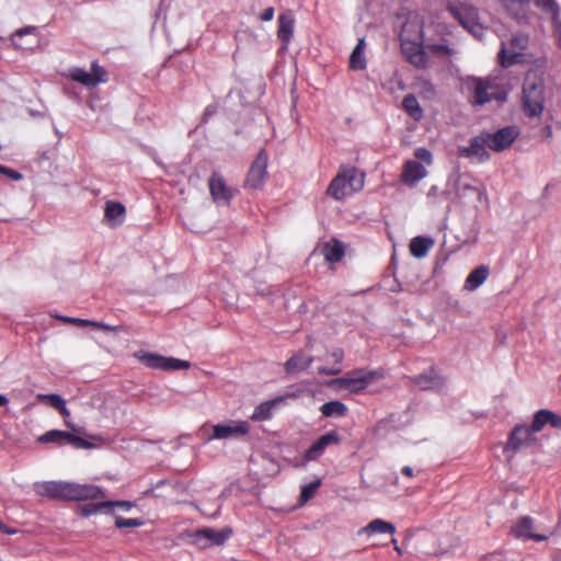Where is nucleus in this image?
<instances>
[{"label":"nucleus","instance_id":"nucleus-1","mask_svg":"<svg viewBox=\"0 0 561 561\" xmlns=\"http://www.w3.org/2000/svg\"><path fill=\"white\" fill-rule=\"evenodd\" d=\"M34 490L39 496L61 501H84L104 496L103 491L96 485L66 481L36 482Z\"/></svg>","mask_w":561,"mask_h":561},{"label":"nucleus","instance_id":"nucleus-2","mask_svg":"<svg viewBox=\"0 0 561 561\" xmlns=\"http://www.w3.org/2000/svg\"><path fill=\"white\" fill-rule=\"evenodd\" d=\"M401 50L407 60L419 69L427 66L426 43L422 22L417 15L410 16L403 25L401 34Z\"/></svg>","mask_w":561,"mask_h":561},{"label":"nucleus","instance_id":"nucleus-3","mask_svg":"<svg viewBox=\"0 0 561 561\" xmlns=\"http://www.w3.org/2000/svg\"><path fill=\"white\" fill-rule=\"evenodd\" d=\"M545 104V81L536 72L527 73L523 84V106L530 117L541 115Z\"/></svg>","mask_w":561,"mask_h":561},{"label":"nucleus","instance_id":"nucleus-4","mask_svg":"<svg viewBox=\"0 0 561 561\" xmlns=\"http://www.w3.org/2000/svg\"><path fill=\"white\" fill-rule=\"evenodd\" d=\"M365 175L355 168L341 170L331 181L327 193L341 201L364 187Z\"/></svg>","mask_w":561,"mask_h":561},{"label":"nucleus","instance_id":"nucleus-5","mask_svg":"<svg viewBox=\"0 0 561 561\" xmlns=\"http://www.w3.org/2000/svg\"><path fill=\"white\" fill-rule=\"evenodd\" d=\"M250 424L247 421L228 420L211 426V433L205 438V443L230 438H241L249 434Z\"/></svg>","mask_w":561,"mask_h":561},{"label":"nucleus","instance_id":"nucleus-6","mask_svg":"<svg viewBox=\"0 0 561 561\" xmlns=\"http://www.w3.org/2000/svg\"><path fill=\"white\" fill-rule=\"evenodd\" d=\"M134 356L139 359L146 367L161 370H181L188 369L191 363L187 360L167 357L156 353L138 351Z\"/></svg>","mask_w":561,"mask_h":561},{"label":"nucleus","instance_id":"nucleus-7","mask_svg":"<svg viewBox=\"0 0 561 561\" xmlns=\"http://www.w3.org/2000/svg\"><path fill=\"white\" fill-rule=\"evenodd\" d=\"M450 12L459 23L477 38H482L484 27L480 22L478 10L469 4L460 3L453 5Z\"/></svg>","mask_w":561,"mask_h":561},{"label":"nucleus","instance_id":"nucleus-8","mask_svg":"<svg viewBox=\"0 0 561 561\" xmlns=\"http://www.w3.org/2000/svg\"><path fill=\"white\" fill-rule=\"evenodd\" d=\"M381 376L382 374L377 370L356 369L339 378L336 383L342 389H346L352 392H360L366 389L375 379H378Z\"/></svg>","mask_w":561,"mask_h":561},{"label":"nucleus","instance_id":"nucleus-9","mask_svg":"<svg viewBox=\"0 0 561 561\" xmlns=\"http://www.w3.org/2000/svg\"><path fill=\"white\" fill-rule=\"evenodd\" d=\"M465 84L472 95L473 105H483L496 99L495 87L490 79L469 76L465 79Z\"/></svg>","mask_w":561,"mask_h":561},{"label":"nucleus","instance_id":"nucleus-10","mask_svg":"<svg viewBox=\"0 0 561 561\" xmlns=\"http://www.w3.org/2000/svg\"><path fill=\"white\" fill-rule=\"evenodd\" d=\"M72 81L78 82L87 88H92L99 83H105L107 81V72L96 61L91 64V72L80 67H72L68 69L66 75Z\"/></svg>","mask_w":561,"mask_h":561},{"label":"nucleus","instance_id":"nucleus-11","mask_svg":"<svg viewBox=\"0 0 561 561\" xmlns=\"http://www.w3.org/2000/svg\"><path fill=\"white\" fill-rule=\"evenodd\" d=\"M528 45V36L519 33L511 38L510 47L502 43L499 57L503 67H510L523 61L524 50Z\"/></svg>","mask_w":561,"mask_h":561},{"label":"nucleus","instance_id":"nucleus-12","mask_svg":"<svg viewBox=\"0 0 561 561\" xmlns=\"http://www.w3.org/2000/svg\"><path fill=\"white\" fill-rule=\"evenodd\" d=\"M232 529L226 527L224 529L217 530L214 528H203L196 530L192 536V543L199 549H207L213 546H220L228 540L231 536Z\"/></svg>","mask_w":561,"mask_h":561},{"label":"nucleus","instance_id":"nucleus-13","mask_svg":"<svg viewBox=\"0 0 561 561\" xmlns=\"http://www.w3.org/2000/svg\"><path fill=\"white\" fill-rule=\"evenodd\" d=\"M209 193L215 204L228 206L238 192L229 186L222 174L214 172L208 180Z\"/></svg>","mask_w":561,"mask_h":561},{"label":"nucleus","instance_id":"nucleus-14","mask_svg":"<svg viewBox=\"0 0 561 561\" xmlns=\"http://www.w3.org/2000/svg\"><path fill=\"white\" fill-rule=\"evenodd\" d=\"M535 434L536 433L530 428V426H515L504 448L505 453H516L523 447L535 446L537 444Z\"/></svg>","mask_w":561,"mask_h":561},{"label":"nucleus","instance_id":"nucleus-15","mask_svg":"<svg viewBox=\"0 0 561 561\" xmlns=\"http://www.w3.org/2000/svg\"><path fill=\"white\" fill-rule=\"evenodd\" d=\"M489 147V141L486 139L485 134H481L477 137H473L470 140L469 146L459 147V154L465 157L472 162L482 163L489 160L490 153L486 150Z\"/></svg>","mask_w":561,"mask_h":561},{"label":"nucleus","instance_id":"nucleus-16","mask_svg":"<svg viewBox=\"0 0 561 561\" xmlns=\"http://www.w3.org/2000/svg\"><path fill=\"white\" fill-rule=\"evenodd\" d=\"M538 527H535L533 518L529 516H524L519 518L513 526H512V534L523 540H536V541H543L549 538L550 535L553 533L550 531L548 534H541L537 533Z\"/></svg>","mask_w":561,"mask_h":561},{"label":"nucleus","instance_id":"nucleus-17","mask_svg":"<svg viewBox=\"0 0 561 561\" xmlns=\"http://www.w3.org/2000/svg\"><path fill=\"white\" fill-rule=\"evenodd\" d=\"M266 169L267 154L265 153L264 150H261L249 170L245 181L247 186L254 190L261 188L266 179Z\"/></svg>","mask_w":561,"mask_h":561},{"label":"nucleus","instance_id":"nucleus-18","mask_svg":"<svg viewBox=\"0 0 561 561\" xmlns=\"http://www.w3.org/2000/svg\"><path fill=\"white\" fill-rule=\"evenodd\" d=\"M489 141V148L494 151H502L508 148L518 136L516 127L507 126L499 129L497 131L484 133Z\"/></svg>","mask_w":561,"mask_h":561},{"label":"nucleus","instance_id":"nucleus-19","mask_svg":"<svg viewBox=\"0 0 561 561\" xmlns=\"http://www.w3.org/2000/svg\"><path fill=\"white\" fill-rule=\"evenodd\" d=\"M341 438L335 431H330L327 434L319 437L305 453V459L307 461L318 460L325 451V449L332 445H339Z\"/></svg>","mask_w":561,"mask_h":561},{"label":"nucleus","instance_id":"nucleus-20","mask_svg":"<svg viewBox=\"0 0 561 561\" xmlns=\"http://www.w3.org/2000/svg\"><path fill=\"white\" fill-rule=\"evenodd\" d=\"M416 387L422 390H440L445 386V380L433 368L420 374L413 379Z\"/></svg>","mask_w":561,"mask_h":561},{"label":"nucleus","instance_id":"nucleus-21","mask_svg":"<svg viewBox=\"0 0 561 561\" xmlns=\"http://www.w3.org/2000/svg\"><path fill=\"white\" fill-rule=\"evenodd\" d=\"M547 424L553 428H561V416L549 410H540L535 414L530 428L537 433Z\"/></svg>","mask_w":561,"mask_h":561},{"label":"nucleus","instance_id":"nucleus-22","mask_svg":"<svg viewBox=\"0 0 561 561\" xmlns=\"http://www.w3.org/2000/svg\"><path fill=\"white\" fill-rule=\"evenodd\" d=\"M427 174L425 168L417 161L410 160L404 163L401 180L405 184L414 185Z\"/></svg>","mask_w":561,"mask_h":561},{"label":"nucleus","instance_id":"nucleus-23","mask_svg":"<svg viewBox=\"0 0 561 561\" xmlns=\"http://www.w3.org/2000/svg\"><path fill=\"white\" fill-rule=\"evenodd\" d=\"M125 206L118 202L108 201L104 208V219L111 227H118L125 220Z\"/></svg>","mask_w":561,"mask_h":561},{"label":"nucleus","instance_id":"nucleus-24","mask_svg":"<svg viewBox=\"0 0 561 561\" xmlns=\"http://www.w3.org/2000/svg\"><path fill=\"white\" fill-rule=\"evenodd\" d=\"M537 8L542 9L546 13L551 15V22L553 28L559 33L561 41V20H560V7L556 0H529Z\"/></svg>","mask_w":561,"mask_h":561},{"label":"nucleus","instance_id":"nucleus-25","mask_svg":"<svg viewBox=\"0 0 561 561\" xmlns=\"http://www.w3.org/2000/svg\"><path fill=\"white\" fill-rule=\"evenodd\" d=\"M313 362V357L305 354L304 352H298L294 356H291L285 364V371L288 375H296L304 370H306Z\"/></svg>","mask_w":561,"mask_h":561},{"label":"nucleus","instance_id":"nucleus-26","mask_svg":"<svg viewBox=\"0 0 561 561\" xmlns=\"http://www.w3.org/2000/svg\"><path fill=\"white\" fill-rule=\"evenodd\" d=\"M294 15L290 11L282 13L278 16L277 36L285 46L288 45L294 33Z\"/></svg>","mask_w":561,"mask_h":561},{"label":"nucleus","instance_id":"nucleus-27","mask_svg":"<svg viewBox=\"0 0 561 561\" xmlns=\"http://www.w3.org/2000/svg\"><path fill=\"white\" fill-rule=\"evenodd\" d=\"M490 270L486 265H480L469 273L465 280L463 289L468 291H474L478 289L488 278Z\"/></svg>","mask_w":561,"mask_h":561},{"label":"nucleus","instance_id":"nucleus-28","mask_svg":"<svg viewBox=\"0 0 561 561\" xmlns=\"http://www.w3.org/2000/svg\"><path fill=\"white\" fill-rule=\"evenodd\" d=\"M510 15L522 22L527 19L529 0H501Z\"/></svg>","mask_w":561,"mask_h":561},{"label":"nucleus","instance_id":"nucleus-29","mask_svg":"<svg viewBox=\"0 0 561 561\" xmlns=\"http://www.w3.org/2000/svg\"><path fill=\"white\" fill-rule=\"evenodd\" d=\"M396 527L393 524L376 518L368 523L365 527L358 530V535H374V534H394Z\"/></svg>","mask_w":561,"mask_h":561},{"label":"nucleus","instance_id":"nucleus-30","mask_svg":"<svg viewBox=\"0 0 561 561\" xmlns=\"http://www.w3.org/2000/svg\"><path fill=\"white\" fill-rule=\"evenodd\" d=\"M434 245V241L427 237H415L411 240L410 251L414 257H424L431 248Z\"/></svg>","mask_w":561,"mask_h":561},{"label":"nucleus","instance_id":"nucleus-31","mask_svg":"<svg viewBox=\"0 0 561 561\" xmlns=\"http://www.w3.org/2000/svg\"><path fill=\"white\" fill-rule=\"evenodd\" d=\"M426 53H431L437 58L447 60L451 56L457 54V50L449 46L446 41H442L439 43H426Z\"/></svg>","mask_w":561,"mask_h":561},{"label":"nucleus","instance_id":"nucleus-32","mask_svg":"<svg viewBox=\"0 0 561 561\" xmlns=\"http://www.w3.org/2000/svg\"><path fill=\"white\" fill-rule=\"evenodd\" d=\"M322 253L327 261L339 262L344 255L343 244L333 239L323 245Z\"/></svg>","mask_w":561,"mask_h":561},{"label":"nucleus","instance_id":"nucleus-33","mask_svg":"<svg viewBox=\"0 0 561 561\" xmlns=\"http://www.w3.org/2000/svg\"><path fill=\"white\" fill-rule=\"evenodd\" d=\"M320 411L325 417H337L346 414L347 407L341 401H329L321 405Z\"/></svg>","mask_w":561,"mask_h":561},{"label":"nucleus","instance_id":"nucleus-34","mask_svg":"<svg viewBox=\"0 0 561 561\" xmlns=\"http://www.w3.org/2000/svg\"><path fill=\"white\" fill-rule=\"evenodd\" d=\"M280 401H282V399L278 398V399H274V400L261 403L260 405H257L254 409V411L251 415V419L253 421H263V420L270 419L272 416V410Z\"/></svg>","mask_w":561,"mask_h":561},{"label":"nucleus","instance_id":"nucleus-35","mask_svg":"<svg viewBox=\"0 0 561 561\" xmlns=\"http://www.w3.org/2000/svg\"><path fill=\"white\" fill-rule=\"evenodd\" d=\"M402 106L404 111L413 117L415 121H419L423 116V111L420 106L417 99L413 94H408L404 96L402 101Z\"/></svg>","mask_w":561,"mask_h":561},{"label":"nucleus","instance_id":"nucleus-36","mask_svg":"<svg viewBox=\"0 0 561 561\" xmlns=\"http://www.w3.org/2000/svg\"><path fill=\"white\" fill-rule=\"evenodd\" d=\"M107 512H110L108 501L99 502V503H88V504H84L81 506V513L85 517L95 515L99 513H107Z\"/></svg>","mask_w":561,"mask_h":561},{"label":"nucleus","instance_id":"nucleus-37","mask_svg":"<svg viewBox=\"0 0 561 561\" xmlns=\"http://www.w3.org/2000/svg\"><path fill=\"white\" fill-rule=\"evenodd\" d=\"M35 31H36V26H32V25L16 30L15 33L11 37L13 46L18 49L31 48L32 47L31 44H23V43L19 42L18 38H21L25 35H30V34L34 33Z\"/></svg>","mask_w":561,"mask_h":561},{"label":"nucleus","instance_id":"nucleus-38","mask_svg":"<svg viewBox=\"0 0 561 561\" xmlns=\"http://www.w3.org/2000/svg\"><path fill=\"white\" fill-rule=\"evenodd\" d=\"M36 398L39 401H47L48 404L57 411L66 403L64 398L56 393H38Z\"/></svg>","mask_w":561,"mask_h":561},{"label":"nucleus","instance_id":"nucleus-39","mask_svg":"<svg viewBox=\"0 0 561 561\" xmlns=\"http://www.w3.org/2000/svg\"><path fill=\"white\" fill-rule=\"evenodd\" d=\"M320 484H321V481L316 480L313 482H310L309 484L304 485L301 489V493H300L301 503H306L310 499H312L314 496L317 490L319 489Z\"/></svg>","mask_w":561,"mask_h":561},{"label":"nucleus","instance_id":"nucleus-40","mask_svg":"<svg viewBox=\"0 0 561 561\" xmlns=\"http://www.w3.org/2000/svg\"><path fill=\"white\" fill-rule=\"evenodd\" d=\"M41 443H65V431L53 430L39 436Z\"/></svg>","mask_w":561,"mask_h":561},{"label":"nucleus","instance_id":"nucleus-41","mask_svg":"<svg viewBox=\"0 0 561 561\" xmlns=\"http://www.w3.org/2000/svg\"><path fill=\"white\" fill-rule=\"evenodd\" d=\"M350 67L353 70H363L366 68V59L364 53L353 50L350 56Z\"/></svg>","mask_w":561,"mask_h":561},{"label":"nucleus","instance_id":"nucleus-42","mask_svg":"<svg viewBox=\"0 0 561 561\" xmlns=\"http://www.w3.org/2000/svg\"><path fill=\"white\" fill-rule=\"evenodd\" d=\"M65 443L70 444L76 448H82V449H87L92 446L90 443H88L82 437H79L69 432H65Z\"/></svg>","mask_w":561,"mask_h":561},{"label":"nucleus","instance_id":"nucleus-43","mask_svg":"<svg viewBox=\"0 0 561 561\" xmlns=\"http://www.w3.org/2000/svg\"><path fill=\"white\" fill-rule=\"evenodd\" d=\"M142 520L138 518H124L121 516L115 517V526L117 528H126V527H140L142 526Z\"/></svg>","mask_w":561,"mask_h":561},{"label":"nucleus","instance_id":"nucleus-44","mask_svg":"<svg viewBox=\"0 0 561 561\" xmlns=\"http://www.w3.org/2000/svg\"><path fill=\"white\" fill-rule=\"evenodd\" d=\"M53 317L65 322V323H70V324H76V325L87 327L90 323V320H87V319L71 318V317L59 316V314H55Z\"/></svg>","mask_w":561,"mask_h":561},{"label":"nucleus","instance_id":"nucleus-45","mask_svg":"<svg viewBox=\"0 0 561 561\" xmlns=\"http://www.w3.org/2000/svg\"><path fill=\"white\" fill-rule=\"evenodd\" d=\"M416 159L426 162L427 164L432 163V153L426 148H417L414 152Z\"/></svg>","mask_w":561,"mask_h":561},{"label":"nucleus","instance_id":"nucleus-46","mask_svg":"<svg viewBox=\"0 0 561 561\" xmlns=\"http://www.w3.org/2000/svg\"><path fill=\"white\" fill-rule=\"evenodd\" d=\"M0 173L7 175L9 179H11L13 181H20L23 179V175L20 172L9 169L3 165H0Z\"/></svg>","mask_w":561,"mask_h":561},{"label":"nucleus","instance_id":"nucleus-47","mask_svg":"<svg viewBox=\"0 0 561 561\" xmlns=\"http://www.w3.org/2000/svg\"><path fill=\"white\" fill-rule=\"evenodd\" d=\"M58 412L62 415V417L65 419V424L67 427L71 428L73 432L77 431V428L75 427V425L69 421V417H70V411L69 409L66 407V403L64 405L60 407V409L58 410Z\"/></svg>","mask_w":561,"mask_h":561},{"label":"nucleus","instance_id":"nucleus-48","mask_svg":"<svg viewBox=\"0 0 561 561\" xmlns=\"http://www.w3.org/2000/svg\"><path fill=\"white\" fill-rule=\"evenodd\" d=\"M108 503H110V512L114 507H119L124 511H129L133 507V504L128 501H108Z\"/></svg>","mask_w":561,"mask_h":561},{"label":"nucleus","instance_id":"nucleus-49","mask_svg":"<svg viewBox=\"0 0 561 561\" xmlns=\"http://www.w3.org/2000/svg\"><path fill=\"white\" fill-rule=\"evenodd\" d=\"M89 325L93 327V328H96V329H102V330L108 331V332L116 331V327L110 325V324L104 323V322H98V321L90 320Z\"/></svg>","mask_w":561,"mask_h":561},{"label":"nucleus","instance_id":"nucleus-50","mask_svg":"<svg viewBox=\"0 0 561 561\" xmlns=\"http://www.w3.org/2000/svg\"><path fill=\"white\" fill-rule=\"evenodd\" d=\"M318 371H319V374L331 376V375H339L342 371V368L340 366L331 367V368L323 366V367H319Z\"/></svg>","mask_w":561,"mask_h":561},{"label":"nucleus","instance_id":"nucleus-51","mask_svg":"<svg viewBox=\"0 0 561 561\" xmlns=\"http://www.w3.org/2000/svg\"><path fill=\"white\" fill-rule=\"evenodd\" d=\"M274 18V8L270 7V8H266L262 14L260 15V19L264 22H268V21H272Z\"/></svg>","mask_w":561,"mask_h":561},{"label":"nucleus","instance_id":"nucleus-52","mask_svg":"<svg viewBox=\"0 0 561 561\" xmlns=\"http://www.w3.org/2000/svg\"><path fill=\"white\" fill-rule=\"evenodd\" d=\"M331 357L335 364L340 365L343 360L344 354L341 348H336L331 353Z\"/></svg>","mask_w":561,"mask_h":561},{"label":"nucleus","instance_id":"nucleus-53","mask_svg":"<svg viewBox=\"0 0 561 561\" xmlns=\"http://www.w3.org/2000/svg\"><path fill=\"white\" fill-rule=\"evenodd\" d=\"M0 531L8 534V535H14L16 534V529L9 528L4 523L0 520Z\"/></svg>","mask_w":561,"mask_h":561},{"label":"nucleus","instance_id":"nucleus-54","mask_svg":"<svg viewBox=\"0 0 561 561\" xmlns=\"http://www.w3.org/2000/svg\"><path fill=\"white\" fill-rule=\"evenodd\" d=\"M365 39L364 38H359L355 48L353 50H357V51H360V53H364L365 50Z\"/></svg>","mask_w":561,"mask_h":561},{"label":"nucleus","instance_id":"nucleus-55","mask_svg":"<svg viewBox=\"0 0 561 561\" xmlns=\"http://www.w3.org/2000/svg\"><path fill=\"white\" fill-rule=\"evenodd\" d=\"M402 474L408 477V478H412L413 477V469L412 467L410 466H404L401 470Z\"/></svg>","mask_w":561,"mask_h":561},{"label":"nucleus","instance_id":"nucleus-56","mask_svg":"<svg viewBox=\"0 0 561 561\" xmlns=\"http://www.w3.org/2000/svg\"><path fill=\"white\" fill-rule=\"evenodd\" d=\"M8 403V399L5 396L0 394V407L5 405Z\"/></svg>","mask_w":561,"mask_h":561},{"label":"nucleus","instance_id":"nucleus-57","mask_svg":"<svg viewBox=\"0 0 561 561\" xmlns=\"http://www.w3.org/2000/svg\"><path fill=\"white\" fill-rule=\"evenodd\" d=\"M392 543L394 545V550H396L398 553H400V554H401V553H402V550H401V548L398 546L397 540H396L394 538L392 539Z\"/></svg>","mask_w":561,"mask_h":561},{"label":"nucleus","instance_id":"nucleus-58","mask_svg":"<svg viewBox=\"0 0 561 561\" xmlns=\"http://www.w3.org/2000/svg\"><path fill=\"white\" fill-rule=\"evenodd\" d=\"M471 188H472L473 192H476L478 194V197L481 198L482 192L480 190L473 187V186Z\"/></svg>","mask_w":561,"mask_h":561},{"label":"nucleus","instance_id":"nucleus-59","mask_svg":"<svg viewBox=\"0 0 561 561\" xmlns=\"http://www.w3.org/2000/svg\"><path fill=\"white\" fill-rule=\"evenodd\" d=\"M219 514V510H217L214 514H211V517H216Z\"/></svg>","mask_w":561,"mask_h":561},{"label":"nucleus","instance_id":"nucleus-60","mask_svg":"<svg viewBox=\"0 0 561 561\" xmlns=\"http://www.w3.org/2000/svg\"><path fill=\"white\" fill-rule=\"evenodd\" d=\"M206 114H211V111L209 107L206 108Z\"/></svg>","mask_w":561,"mask_h":561}]
</instances>
